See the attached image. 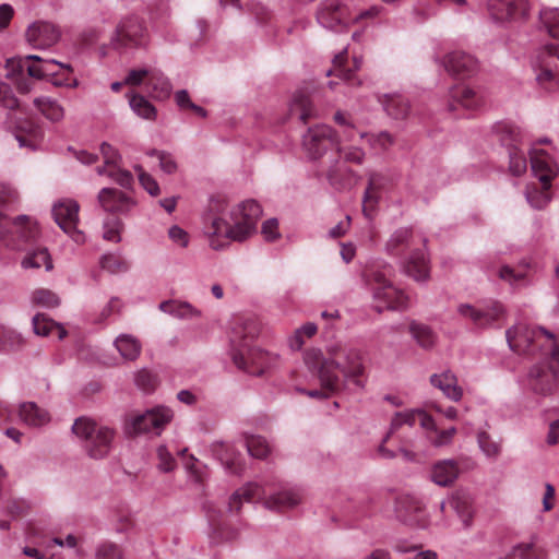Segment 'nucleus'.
Masks as SVG:
<instances>
[{
    "instance_id": "obj_45",
    "label": "nucleus",
    "mask_w": 559,
    "mask_h": 559,
    "mask_svg": "<svg viewBox=\"0 0 559 559\" xmlns=\"http://www.w3.org/2000/svg\"><path fill=\"white\" fill-rule=\"evenodd\" d=\"M115 346L127 360H135L141 353L140 342L131 335L122 334L118 336L115 341Z\"/></svg>"
},
{
    "instance_id": "obj_59",
    "label": "nucleus",
    "mask_w": 559,
    "mask_h": 559,
    "mask_svg": "<svg viewBox=\"0 0 559 559\" xmlns=\"http://www.w3.org/2000/svg\"><path fill=\"white\" fill-rule=\"evenodd\" d=\"M31 510V503L25 499L11 498L7 502V512L12 518H21Z\"/></svg>"
},
{
    "instance_id": "obj_21",
    "label": "nucleus",
    "mask_w": 559,
    "mask_h": 559,
    "mask_svg": "<svg viewBox=\"0 0 559 559\" xmlns=\"http://www.w3.org/2000/svg\"><path fill=\"white\" fill-rule=\"evenodd\" d=\"M206 515L210 525L209 537L213 544L231 542L237 538L238 531L229 525L222 510L209 506Z\"/></svg>"
},
{
    "instance_id": "obj_32",
    "label": "nucleus",
    "mask_w": 559,
    "mask_h": 559,
    "mask_svg": "<svg viewBox=\"0 0 559 559\" xmlns=\"http://www.w3.org/2000/svg\"><path fill=\"white\" fill-rule=\"evenodd\" d=\"M21 421L29 427H40L50 421V415L34 402H24L19 407Z\"/></svg>"
},
{
    "instance_id": "obj_61",
    "label": "nucleus",
    "mask_w": 559,
    "mask_h": 559,
    "mask_svg": "<svg viewBox=\"0 0 559 559\" xmlns=\"http://www.w3.org/2000/svg\"><path fill=\"white\" fill-rule=\"evenodd\" d=\"M135 171L139 177L141 186L151 194L157 195L159 193V187L156 180L147 174L141 166H135Z\"/></svg>"
},
{
    "instance_id": "obj_39",
    "label": "nucleus",
    "mask_w": 559,
    "mask_h": 559,
    "mask_svg": "<svg viewBox=\"0 0 559 559\" xmlns=\"http://www.w3.org/2000/svg\"><path fill=\"white\" fill-rule=\"evenodd\" d=\"M146 91L155 99H165L170 95L171 85L160 71L150 70Z\"/></svg>"
},
{
    "instance_id": "obj_22",
    "label": "nucleus",
    "mask_w": 559,
    "mask_h": 559,
    "mask_svg": "<svg viewBox=\"0 0 559 559\" xmlns=\"http://www.w3.org/2000/svg\"><path fill=\"white\" fill-rule=\"evenodd\" d=\"M490 15L500 22L516 21L527 13L526 0H488Z\"/></svg>"
},
{
    "instance_id": "obj_42",
    "label": "nucleus",
    "mask_w": 559,
    "mask_h": 559,
    "mask_svg": "<svg viewBox=\"0 0 559 559\" xmlns=\"http://www.w3.org/2000/svg\"><path fill=\"white\" fill-rule=\"evenodd\" d=\"M381 102L386 114L394 119H404L409 112L408 100L402 95H384Z\"/></svg>"
},
{
    "instance_id": "obj_38",
    "label": "nucleus",
    "mask_w": 559,
    "mask_h": 559,
    "mask_svg": "<svg viewBox=\"0 0 559 559\" xmlns=\"http://www.w3.org/2000/svg\"><path fill=\"white\" fill-rule=\"evenodd\" d=\"M415 245L413 231L407 228L396 230L386 242V251L391 255H401Z\"/></svg>"
},
{
    "instance_id": "obj_17",
    "label": "nucleus",
    "mask_w": 559,
    "mask_h": 559,
    "mask_svg": "<svg viewBox=\"0 0 559 559\" xmlns=\"http://www.w3.org/2000/svg\"><path fill=\"white\" fill-rule=\"evenodd\" d=\"M522 139L523 133L520 128L514 126H503L501 128L500 140L509 148L510 170L515 176H521L527 168L525 155L519 148Z\"/></svg>"
},
{
    "instance_id": "obj_43",
    "label": "nucleus",
    "mask_w": 559,
    "mask_h": 559,
    "mask_svg": "<svg viewBox=\"0 0 559 559\" xmlns=\"http://www.w3.org/2000/svg\"><path fill=\"white\" fill-rule=\"evenodd\" d=\"M449 506L457 513L465 526H468L473 518V500L468 493L456 492Z\"/></svg>"
},
{
    "instance_id": "obj_16",
    "label": "nucleus",
    "mask_w": 559,
    "mask_h": 559,
    "mask_svg": "<svg viewBox=\"0 0 559 559\" xmlns=\"http://www.w3.org/2000/svg\"><path fill=\"white\" fill-rule=\"evenodd\" d=\"M79 210V203L72 199L59 200L52 207L55 222L78 243L84 241V235L78 229Z\"/></svg>"
},
{
    "instance_id": "obj_19",
    "label": "nucleus",
    "mask_w": 559,
    "mask_h": 559,
    "mask_svg": "<svg viewBox=\"0 0 559 559\" xmlns=\"http://www.w3.org/2000/svg\"><path fill=\"white\" fill-rule=\"evenodd\" d=\"M145 28L142 21L135 16L124 19L117 26L114 44L117 47L132 48L142 45Z\"/></svg>"
},
{
    "instance_id": "obj_41",
    "label": "nucleus",
    "mask_w": 559,
    "mask_h": 559,
    "mask_svg": "<svg viewBox=\"0 0 559 559\" xmlns=\"http://www.w3.org/2000/svg\"><path fill=\"white\" fill-rule=\"evenodd\" d=\"M33 329L37 335H56L58 340H62L67 335L63 326L44 314H36L34 317Z\"/></svg>"
},
{
    "instance_id": "obj_49",
    "label": "nucleus",
    "mask_w": 559,
    "mask_h": 559,
    "mask_svg": "<svg viewBox=\"0 0 559 559\" xmlns=\"http://www.w3.org/2000/svg\"><path fill=\"white\" fill-rule=\"evenodd\" d=\"M545 549L536 543L520 544L514 547L510 559H545Z\"/></svg>"
},
{
    "instance_id": "obj_51",
    "label": "nucleus",
    "mask_w": 559,
    "mask_h": 559,
    "mask_svg": "<svg viewBox=\"0 0 559 559\" xmlns=\"http://www.w3.org/2000/svg\"><path fill=\"white\" fill-rule=\"evenodd\" d=\"M246 447L249 454L257 459H264L270 453V445L261 436H246Z\"/></svg>"
},
{
    "instance_id": "obj_29",
    "label": "nucleus",
    "mask_w": 559,
    "mask_h": 559,
    "mask_svg": "<svg viewBox=\"0 0 559 559\" xmlns=\"http://www.w3.org/2000/svg\"><path fill=\"white\" fill-rule=\"evenodd\" d=\"M302 499L304 492L300 488H288L265 498L264 504L271 510L284 511L298 506Z\"/></svg>"
},
{
    "instance_id": "obj_53",
    "label": "nucleus",
    "mask_w": 559,
    "mask_h": 559,
    "mask_svg": "<svg viewBox=\"0 0 559 559\" xmlns=\"http://www.w3.org/2000/svg\"><path fill=\"white\" fill-rule=\"evenodd\" d=\"M540 21L548 34L554 38H559V10L546 8L540 11Z\"/></svg>"
},
{
    "instance_id": "obj_57",
    "label": "nucleus",
    "mask_w": 559,
    "mask_h": 559,
    "mask_svg": "<svg viewBox=\"0 0 559 559\" xmlns=\"http://www.w3.org/2000/svg\"><path fill=\"white\" fill-rule=\"evenodd\" d=\"M317 325L314 323H306L300 329L296 330L294 336L290 338V347L293 349H300L304 345V337H312L317 333Z\"/></svg>"
},
{
    "instance_id": "obj_40",
    "label": "nucleus",
    "mask_w": 559,
    "mask_h": 559,
    "mask_svg": "<svg viewBox=\"0 0 559 559\" xmlns=\"http://www.w3.org/2000/svg\"><path fill=\"white\" fill-rule=\"evenodd\" d=\"M12 233L24 242H31L37 238L39 229L35 221H32L28 216L22 215L15 217L12 222Z\"/></svg>"
},
{
    "instance_id": "obj_50",
    "label": "nucleus",
    "mask_w": 559,
    "mask_h": 559,
    "mask_svg": "<svg viewBox=\"0 0 559 559\" xmlns=\"http://www.w3.org/2000/svg\"><path fill=\"white\" fill-rule=\"evenodd\" d=\"M409 332L423 348H430L435 344V334L431 329L425 324L412 322Z\"/></svg>"
},
{
    "instance_id": "obj_25",
    "label": "nucleus",
    "mask_w": 559,
    "mask_h": 559,
    "mask_svg": "<svg viewBox=\"0 0 559 559\" xmlns=\"http://www.w3.org/2000/svg\"><path fill=\"white\" fill-rule=\"evenodd\" d=\"M361 66V58L354 57L352 61L348 60L347 50H343L337 53L333 59L332 69L328 72V75L337 76L350 85H359L360 81L356 78V71Z\"/></svg>"
},
{
    "instance_id": "obj_24",
    "label": "nucleus",
    "mask_w": 559,
    "mask_h": 559,
    "mask_svg": "<svg viewBox=\"0 0 559 559\" xmlns=\"http://www.w3.org/2000/svg\"><path fill=\"white\" fill-rule=\"evenodd\" d=\"M449 97L450 110H455L459 107L467 110H477L484 105L481 94L464 84L453 86L450 90Z\"/></svg>"
},
{
    "instance_id": "obj_58",
    "label": "nucleus",
    "mask_w": 559,
    "mask_h": 559,
    "mask_svg": "<svg viewBox=\"0 0 559 559\" xmlns=\"http://www.w3.org/2000/svg\"><path fill=\"white\" fill-rule=\"evenodd\" d=\"M361 139H367L368 143L377 148L386 150L393 144V138L388 132H381L379 134H366L360 133Z\"/></svg>"
},
{
    "instance_id": "obj_11",
    "label": "nucleus",
    "mask_w": 559,
    "mask_h": 559,
    "mask_svg": "<svg viewBox=\"0 0 559 559\" xmlns=\"http://www.w3.org/2000/svg\"><path fill=\"white\" fill-rule=\"evenodd\" d=\"M76 437L85 441L84 449L90 457H105L111 448L115 431L87 418H79L72 427Z\"/></svg>"
},
{
    "instance_id": "obj_15",
    "label": "nucleus",
    "mask_w": 559,
    "mask_h": 559,
    "mask_svg": "<svg viewBox=\"0 0 559 559\" xmlns=\"http://www.w3.org/2000/svg\"><path fill=\"white\" fill-rule=\"evenodd\" d=\"M174 413L165 406H156L143 414L134 415L128 421V430L134 433L155 432L159 435L163 428L170 423Z\"/></svg>"
},
{
    "instance_id": "obj_18",
    "label": "nucleus",
    "mask_w": 559,
    "mask_h": 559,
    "mask_svg": "<svg viewBox=\"0 0 559 559\" xmlns=\"http://www.w3.org/2000/svg\"><path fill=\"white\" fill-rule=\"evenodd\" d=\"M397 519L408 526L426 527L428 518L423 503L415 497L405 495L396 500Z\"/></svg>"
},
{
    "instance_id": "obj_14",
    "label": "nucleus",
    "mask_w": 559,
    "mask_h": 559,
    "mask_svg": "<svg viewBox=\"0 0 559 559\" xmlns=\"http://www.w3.org/2000/svg\"><path fill=\"white\" fill-rule=\"evenodd\" d=\"M551 353L550 366L536 365L534 366L528 376V384L531 389L538 394H550L559 380V348Z\"/></svg>"
},
{
    "instance_id": "obj_64",
    "label": "nucleus",
    "mask_w": 559,
    "mask_h": 559,
    "mask_svg": "<svg viewBox=\"0 0 559 559\" xmlns=\"http://www.w3.org/2000/svg\"><path fill=\"white\" fill-rule=\"evenodd\" d=\"M97 559H122L121 549L112 543L102 544L96 554Z\"/></svg>"
},
{
    "instance_id": "obj_7",
    "label": "nucleus",
    "mask_w": 559,
    "mask_h": 559,
    "mask_svg": "<svg viewBox=\"0 0 559 559\" xmlns=\"http://www.w3.org/2000/svg\"><path fill=\"white\" fill-rule=\"evenodd\" d=\"M0 105L9 109H15L10 114V123L14 127L15 139L21 146L36 148L43 140V130L38 123L28 117L21 108L10 86L0 83Z\"/></svg>"
},
{
    "instance_id": "obj_46",
    "label": "nucleus",
    "mask_w": 559,
    "mask_h": 559,
    "mask_svg": "<svg viewBox=\"0 0 559 559\" xmlns=\"http://www.w3.org/2000/svg\"><path fill=\"white\" fill-rule=\"evenodd\" d=\"M159 308L163 312L169 313L179 319H188L199 316V311L190 304L177 300L164 301L159 305Z\"/></svg>"
},
{
    "instance_id": "obj_5",
    "label": "nucleus",
    "mask_w": 559,
    "mask_h": 559,
    "mask_svg": "<svg viewBox=\"0 0 559 559\" xmlns=\"http://www.w3.org/2000/svg\"><path fill=\"white\" fill-rule=\"evenodd\" d=\"M393 275V266L384 261L370 263L362 272L365 282L373 289L374 299L382 302V305L376 306L379 312L384 309L403 310L407 308L408 297L392 284Z\"/></svg>"
},
{
    "instance_id": "obj_26",
    "label": "nucleus",
    "mask_w": 559,
    "mask_h": 559,
    "mask_svg": "<svg viewBox=\"0 0 559 559\" xmlns=\"http://www.w3.org/2000/svg\"><path fill=\"white\" fill-rule=\"evenodd\" d=\"M444 69L454 78L465 79L471 76L477 69L475 58L463 51H453L443 60Z\"/></svg>"
},
{
    "instance_id": "obj_33",
    "label": "nucleus",
    "mask_w": 559,
    "mask_h": 559,
    "mask_svg": "<svg viewBox=\"0 0 559 559\" xmlns=\"http://www.w3.org/2000/svg\"><path fill=\"white\" fill-rule=\"evenodd\" d=\"M264 490L258 484L250 483L233 493L228 507L231 512H239L243 501L254 502L263 499Z\"/></svg>"
},
{
    "instance_id": "obj_63",
    "label": "nucleus",
    "mask_w": 559,
    "mask_h": 559,
    "mask_svg": "<svg viewBox=\"0 0 559 559\" xmlns=\"http://www.w3.org/2000/svg\"><path fill=\"white\" fill-rule=\"evenodd\" d=\"M477 441L483 450V452L487 456H497L500 452V447L497 442L492 441L489 435L485 431H481L477 436Z\"/></svg>"
},
{
    "instance_id": "obj_12",
    "label": "nucleus",
    "mask_w": 559,
    "mask_h": 559,
    "mask_svg": "<svg viewBox=\"0 0 559 559\" xmlns=\"http://www.w3.org/2000/svg\"><path fill=\"white\" fill-rule=\"evenodd\" d=\"M457 311L464 319L480 329L499 325L506 318V309L497 300H484L475 305L462 304Z\"/></svg>"
},
{
    "instance_id": "obj_56",
    "label": "nucleus",
    "mask_w": 559,
    "mask_h": 559,
    "mask_svg": "<svg viewBox=\"0 0 559 559\" xmlns=\"http://www.w3.org/2000/svg\"><path fill=\"white\" fill-rule=\"evenodd\" d=\"M175 100L178 107L182 110L190 109L195 115L204 118L206 117V110L191 102L190 96L186 90H180L175 94Z\"/></svg>"
},
{
    "instance_id": "obj_3",
    "label": "nucleus",
    "mask_w": 559,
    "mask_h": 559,
    "mask_svg": "<svg viewBox=\"0 0 559 559\" xmlns=\"http://www.w3.org/2000/svg\"><path fill=\"white\" fill-rule=\"evenodd\" d=\"M261 323L254 316H238L234 319L230 334L231 358L238 369L261 376L275 358L255 347Z\"/></svg>"
},
{
    "instance_id": "obj_9",
    "label": "nucleus",
    "mask_w": 559,
    "mask_h": 559,
    "mask_svg": "<svg viewBox=\"0 0 559 559\" xmlns=\"http://www.w3.org/2000/svg\"><path fill=\"white\" fill-rule=\"evenodd\" d=\"M380 13V8L371 7L354 14L349 7L340 0H325L317 11V20L324 28L343 32L350 24H357L364 20H372Z\"/></svg>"
},
{
    "instance_id": "obj_28",
    "label": "nucleus",
    "mask_w": 559,
    "mask_h": 559,
    "mask_svg": "<svg viewBox=\"0 0 559 559\" xmlns=\"http://www.w3.org/2000/svg\"><path fill=\"white\" fill-rule=\"evenodd\" d=\"M405 273L417 282L427 281L430 275L429 260L421 249H412L403 264Z\"/></svg>"
},
{
    "instance_id": "obj_13",
    "label": "nucleus",
    "mask_w": 559,
    "mask_h": 559,
    "mask_svg": "<svg viewBox=\"0 0 559 559\" xmlns=\"http://www.w3.org/2000/svg\"><path fill=\"white\" fill-rule=\"evenodd\" d=\"M341 136L325 124L309 128L304 136L302 145L312 159L321 158L328 151L336 150Z\"/></svg>"
},
{
    "instance_id": "obj_2",
    "label": "nucleus",
    "mask_w": 559,
    "mask_h": 559,
    "mask_svg": "<svg viewBox=\"0 0 559 559\" xmlns=\"http://www.w3.org/2000/svg\"><path fill=\"white\" fill-rule=\"evenodd\" d=\"M305 364L312 372L317 373L321 385L319 390L302 391L310 397L325 399L342 390L343 380L336 373V370L341 371L356 385H364L361 378L365 368L361 353L358 349H340L333 354L332 358L326 359L321 350L312 348L306 352Z\"/></svg>"
},
{
    "instance_id": "obj_6",
    "label": "nucleus",
    "mask_w": 559,
    "mask_h": 559,
    "mask_svg": "<svg viewBox=\"0 0 559 559\" xmlns=\"http://www.w3.org/2000/svg\"><path fill=\"white\" fill-rule=\"evenodd\" d=\"M506 336L510 348L520 355L548 354L559 348L554 334L538 326L516 324L507 330Z\"/></svg>"
},
{
    "instance_id": "obj_36",
    "label": "nucleus",
    "mask_w": 559,
    "mask_h": 559,
    "mask_svg": "<svg viewBox=\"0 0 559 559\" xmlns=\"http://www.w3.org/2000/svg\"><path fill=\"white\" fill-rule=\"evenodd\" d=\"M430 382L452 401H459L462 397V389L457 385V379L450 371H445L440 374H432L430 377Z\"/></svg>"
},
{
    "instance_id": "obj_60",
    "label": "nucleus",
    "mask_w": 559,
    "mask_h": 559,
    "mask_svg": "<svg viewBox=\"0 0 559 559\" xmlns=\"http://www.w3.org/2000/svg\"><path fill=\"white\" fill-rule=\"evenodd\" d=\"M121 222L118 217L112 216L104 223V239L112 242L120 241Z\"/></svg>"
},
{
    "instance_id": "obj_4",
    "label": "nucleus",
    "mask_w": 559,
    "mask_h": 559,
    "mask_svg": "<svg viewBox=\"0 0 559 559\" xmlns=\"http://www.w3.org/2000/svg\"><path fill=\"white\" fill-rule=\"evenodd\" d=\"M11 66L15 76L16 88L22 94L31 91V83L23 76L24 71L31 78L51 79L55 85L76 86L75 80L73 84L70 82L71 67L53 59H43L36 55H28L17 61L12 60Z\"/></svg>"
},
{
    "instance_id": "obj_8",
    "label": "nucleus",
    "mask_w": 559,
    "mask_h": 559,
    "mask_svg": "<svg viewBox=\"0 0 559 559\" xmlns=\"http://www.w3.org/2000/svg\"><path fill=\"white\" fill-rule=\"evenodd\" d=\"M531 167L534 175L542 182V188L536 185L526 189L527 202L535 209H543L550 201L549 189L551 181L558 175V166L552 157L544 150L533 148L531 151Z\"/></svg>"
},
{
    "instance_id": "obj_44",
    "label": "nucleus",
    "mask_w": 559,
    "mask_h": 559,
    "mask_svg": "<svg viewBox=\"0 0 559 559\" xmlns=\"http://www.w3.org/2000/svg\"><path fill=\"white\" fill-rule=\"evenodd\" d=\"M22 266L25 269H39L45 266L46 271L52 270V261L46 248H37L27 252L22 260Z\"/></svg>"
},
{
    "instance_id": "obj_62",
    "label": "nucleus",
    "mask_w": 559,
    "mask_h": 559,
    "mask_svg": "<svg viewBox=\"0 0 559 559\" xmlns=\"http://www.w3.org/2000/svg\"><path fill=\"white\" fill-rule=\"evenodd\" d=\"M100 266L111 273L126 271L128 269L127 263L118 255L106 254L100 260Z\"/></svg>"
},
{
    "instance_id": "obj_47",
    "label": "nucleus",
    "mask_w": 559,
    "mask_h": 559,
    "mask_svg": "<svg viewBox=\"0 0 559 559\" xmlns=\"http://www.w3.org/2000/svg\"><path fill=\"white\" fill-rule=\"evenodd\" d=\"M34 104L47 119L53 122L60 121L64 116L63 108L50 98H35Z\"/></svg>"
},
{
    "instance_id": "obj_30",
    "label": "nucleus",
    "mask_w": 559,
    "mask_h": 559,
    "mask_svg": "<svg viewBox=\"0 0 559 559\" xmlns=\"http://www.w3.org/2000/svg\"><path fill=\"white\" fill-rule=\"evenodd\" d=\"M326 179L336 189H345L356 183L359 179L357 174L346 166V163L335 159L326 170Z\"/></svg>"
},
{
    "instance_id": "obj_48",
    "label": "nucleus",
    "mask_w": 559,
    "mask_h": 559,
    "mask_svg": "<svg viewBox=\"0 0 559 559\" xmlns=\"http://www.w3.org/2000/svg\"><path fill=\"white\" fill-rule=\"evenodd\" d=\"M130 107L141 118L147 120H154L156 118V108L140 94H133L130 96Z\"/></svg>"
},
{
    "instance_id": "obj_23",
    "label": "nucleus",
    "mask_w": 559,
    "mask_h": 559,
    "mask_svg": "<svg viewBox=\"0 0 559 559\" xmlns=\"http://www.w3.org/2000/svg\"><path fill=\"white\" fill-rule=\"evenodd\" d=\"M100 152L105 159V166L98 168V174L107 175L121 187L129 188L133 182L132 174L117 166L118 153L116 150L110 144L103 143Z\"/></svg>"
},
{
    "instance_id": "obj_20",
    "label": "nucleus",
    "mask_w": 559,
    "mask_h": 559,
    "mask_svg": "<svg viewBox=\"0 0 559 559\" xmlns=\"http://www.w3.org/2000/svg\"><path fill=\"white\" fill-rule=\"evenodd\" d=\"M25 37L32 47L46 49L59 40L60 31L50 22L37 21L27 27Z\"/></svg>"
},
{
    "instance_id": "obj_31",
    "label": "nucleus",
    "mask_w": 559,
    "mask_h": 559,
    "mask_svg": "<svg viewBox=\"0 0 559 559\" xmlns=\"http://www.w3.org/2000/svg\"><path fill=\"white\" fill-rule=\"evenodd\" d=\"M213 452L229 473L240 474L242 472L241 455L236 452L233 445L223 442L215 443Z\"/></svg>"
},
{
    "instance_id": "obj_54",
    "label": "nucleus",
    "mask_w": 559,
    "mask_h": 559,
    "mask_svg": "<svg viewBox=\"0 0 559 559\" xmlns=\"http://www.w3.org/2000/svg\"><path fill=\"white\" fill-rule=\"evenodd\" d=\"M498 276L511 285H518L525 281L527 270L525 267L513 269L509 265H503L499 269Z\"/></svg>"
},
{
    "instance_id": "obj_52",
    "label": "nucleus",
    "mask_w": 559,
    "mask_h": 559,
    "mask_svg": "<svg viewBox=\"0 0 559 559\" xmlns=\"http://www.w3.org/2000/svg\"><path fill=\"white\" fill-rule=\"evenodd\" d=\"M23 344L22 336L11 330L0 326V352H12L21 347Z\"/></svg>"
},
{
    "instance_id": "obj_27",
    "label": "nucleus",
    "mask_w": 559,
    "mask_h": 559,
    "mask_svg": "<svg viewBox=\"0 0 559 559\" xmlns=\"http://www.w3.org/2000/svg\"><path fill=\"white\" fill-rule=\"evenodd\" d=\"M98 201L104 211L120 214L128 212L133 205L132 201L121 191L114 188H104L98 194Z\"/></svg>"
},
{
    "instance_id": "obj_35",
    "label": "nucleus",
    "mask_w": 559,
    "mask_h": 559,
    "mask_svg": "<svg viewBox=\"0 0 559 559\" xmlns=\"http://www.w3.org/2000/svg\"><path fill=\"white\" fill-rule=\"evenodd\" d=\"M460 469L455 461L443 460L437 462L431 469V480L439 486L451 485L459 476Z\"/></svg>"
},
{
    "instance_id": "obj_55",
    "label": "nucleus",
    "mask_w": 559,
    "mask_h": 559,
    "mask_svg": "<svg viewBox=\"0 0 559 559\" xmlns=\"http://www.w3.org/2000/svg\"><path fill=\"white\" fill-rule=\"evenodd\" d=\"M32 301L41 307L53 308L59 305L58 296L49 289H36L32 295Z\"/></svg>"
},
{
    "instance_id": "obj_37",
    "label": "nucleus",
    "mask_w": 559,
    "mask_h": 559,
    "mask_svg": "<svg viewBox=\"0 0 559 559\" xmlns=\"http://www.w3.org/2000/svg\"><path fill=\"white\" fill-rule=\"evenodd\" d=\"M356 133L349 128L348 131L341 136L336 152L337 156L343 159L344 163H352L356 165H360L365 158V152L357 146H346L344 145L345 141L353 142Z\"/></svg>"
},
{
    "instance_id": "obj_10",
    "label": "nucleus",
    "mask_w": 559,
    "mask_h": 559,
    "mask_svg": "<svg viewBox=\"0 0 559 559\" xmlns=\"http://www.w3.org/2000/svg\"><path fill=\"white\" fill-rule=\"evenodd\" d=\"M417 421L423 428L429 431L428 438L435 447H444L450 444L456 433V429L454 427L442 430L438 429L433 419L428 414L419 409H412L395 414L384 442H386L402 426L407 425L413 427Z\"/></svg>"
},
{
    "instance_id": "obj_34",
    "label": "nucleus",
    "mask_w": 559,
    "mask_h": 559,
    "mask_svg": "<svg viewBox=\"0 0 559 559\" xmlns=\"http://www.w3.org/2000/svg\"><path fill=\"white\" fill-rule=\"evenodd\" d=\"M288 111L292 117L296 116L300 121L307 123L314 116L309 93L304 90L297 91L292 98Z\"/></svg>"
},
{
    "instance_id": "obj_1",
    "label": "nucleus",
    "mask_w": 559,
    "mask_h": 559,
    "mask_svg": "<svg viewBox=\"0 0 559 559\" xmlns=\"http://www.w3.org/2000/svg\"><path fill=\"white\" fill-rule=\"evenodd\" d=\"M261 214V206L254 200L235 203L226 195H213L203 216L209 246L223 250L233 241L247 240L255 231Z\"/></svg>"
}]
</instances>
